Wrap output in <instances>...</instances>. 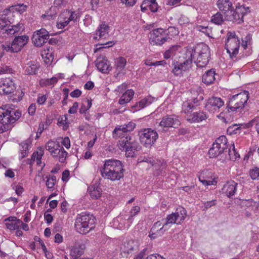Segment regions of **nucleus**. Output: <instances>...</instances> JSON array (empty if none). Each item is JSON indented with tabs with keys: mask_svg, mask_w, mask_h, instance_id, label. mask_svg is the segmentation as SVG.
Returning a JSON list of instances; mask_svg holds the SVG:
<instances>
[{
	"mask_svg": "<svg viewBox=\"0 0 259 259\" xmlns=\"http://www.w3.org/2000/svg\"><path fill=\"white\" fill-rule=\"evenodd\" d=\"M125 133V132L119 125L114 128L112 132V137L115 139L121 137L119 141V149L125 152L126 157H132L135 155V151L140 149L141 146L135 137Z\"/></svg>",
	"mask_w": 259,
	"mask_h": 259,
	"instance_id": "obj_1",
	"label": "nucleus"
},
{
	"mask_svg": "<svg viewBox=\"0 0 259 259\" xmlns=\"http://www.w3.org/2000/svg\"><path fill=\"white\" fill-rule=\"evenodd\" d=\"M21 116V113L13 104H6L0 107V133L12 129Z\"/></svg>",
	"mask_w": 259,
	"mask_h": 259,
	"instance_id": "obj_2",
	"label": "nucleus"
},
{
	"mask_svg": "<svg viewBox=\"0 0 259 259\" xmlns=\"http://www.w3.org/2000/svg\"><path fill=\"white\" fill-rule=\"evenodd\" d=\"M100 171L103 178L114 181L123 177L124 169L119 160L109 159L105 161Z\"/></svg>",
	"mask_w": 259,
	"mask_h": 259,
	"instance_id": "obj_3",
	"label": "nucleus"
},
{
	"mask_svg": "<svg viewBox=\"0 0 259 259\" xmlns=\"http://www.w3.org/2000/svg\"><path fill=\"white\" fill-rule=\"evenodd\" d=\"M186 57L194 60L197 67H203L207 65L210 57L209 48L208 46L201 44L188 49L186 52Z\"/></svg>",
	"mask_w": 259,
	"mask_h": 259,
	"instance_id": "obj_4",
	"label": "nucleus"
},
{
	"mask_svg": "<svg viewBox=\"0 0 259 259\" xmlns=\"http://www.w3.org/2000/svg\"><path fill=\"white\" fill-rule=\"evenodd\" d=\"M95 223V218L92 214L82 213L75 220V228L78 233L85 234L94 228Z\"/></svg>",
	"mask_w": 259,
	"mask_h": 259,
	"instance_id": "obj_5",
	"label": "nucleus"
},
{
	"mask_svg": "<svg viewBox=\"0 0 259 259\" xmlns=\"http://www.w3.org/2000/svg\"><path fill=\"white\" fill-rule=\"evenodd\" d=\"M248 98L249 92L248 91H244L231 96L229 98L227 107L233 112H241Z\"/></svg>",
	"mask_w": 259,
	"mask_h": 259,
	"instance_id": "obj_6",
	"label": "nucleus"
},
{
	"mask_svg": "<svg viewBox=\"0 0 259 259\" xmlns=\"http://www.w3.org/2000/svg\"><path fill=\"white\" fill-rule=\"evenodd\" d=\"M29 37L27 35L16 36L11 44L5 43L2 46L3 54L6 53H18L27 44Z\"/></svg>",
	"mask_w": 259,
	"mask_h": 259,
	"instance_id": "obj_7",
	"label": "nucleus"
},
{
	"mask_svg": "<svg viewBox=\"0 0 259 259\" xmlns=\"http://www.w3.org/2000/svg\"><path fill=\"white\" fill-rule=\"evenodd\" d=\"M138 135L141 144L148 148H150L158 138L157 132L150 128L141 130Z\"/></svg>",
	"mask_w": 259,
	"mask_h": 259,
	"instance_id": "obj_8",
	"label": "nucleus"
},
{
	"mask_svg": "<svg viewBox=\"0 0 259 259\" xmlns=\"http://www.w3.org/2000/svg\"><path fill=\"white\" fill-rule=\"evenodd\" d=\"M227 37L225 48L230 57L233 59L234 57H236L238 53L240 40L235 32H228L227 34Z\"/></svg>",
	"mask_w": 259,
	"mask_h": 259,
	"instance_id": "obj_9",
	"label": "nucleus"
},
{
	"mask_svg": "<svg viewBox=\"0 0 259 259\" xmlns=\"http://www.w3.org/2000/svg\"><path fill=\"white\" fill-rule=\"evenodd\" d=\"M80 17L78 12L65 10L59 16L56 26L59 29H63L68 25L70 22H75Z\"/></svg>",
	"mask_w": 259,
	"mask_h": 259,
	"instance_id": "obj_10",
	"label": "nucleus"
},
{
	"mask_svg": "<svg viewBox=\"0 0 259 259\" xmlns=\"http://www.w3.org/2000/svg\"><path fill=\"white\" fill-rule=\"evenodd\" d=\"M249 12L248 7H245L244 5L237 4L235 11H234V8H233V12L231 13L227 14L225 19L227 21H232L237 23H240L243 22L244 16Z\"/></svg>",
	"mask_w": 259,
	"mask_h": 259,
	"instance_id": "obj_11",
	"label": "nucleus"
},
{
	"mask_svg": "<svg viewBox=\"0 0 259 259\" xmlns=\"http://www.w3.org/2000/svg\"><path fill=\"white\" fill-rule=\"evenodd\" d=\"M168 40V36L162 28L153 29L150 33L149 42L152 45L161 46Z\"/></svg>",
	"mask_w": 259,
	"mask_h": 259,
	"instance_id": "obj_12",
	"label": "nucleus"
},
{
	"mask_svg": "<svg viewBox=\"0 0 259 259\" xmlns=\"http://www.w3.org/2000/svg\"><path fill=\"white\" fill-rule=\"evenodd\" d=\"M49 38L48 31L45 28H41L33 33L32 41L35 46L40 47L48 40Z\"/></svg>",
	"mask_w": 259,
	"mask_h": 259,
	"instance_id": "obj_13",
	"label": "nucleus"
},
{
	"mask_svg": "<svg viewBox=\"0 0 259 259\" xmlns=\"http://www.w3.org/2000/svg\"><path fill=\"white\" fill-rule=\"evenodd\" d=\"M16 87L12 79L8 77L0 79V95H8L14 92Z\"/></svg>",
	"mask_w": 259,
	"mask_h": 259,
	"instance_id": "obj_14",
	"label": "nucleus"
},
{
	"mask_svg": "<svg viewBox=\"0 0 259 259\" xmlns=\"http://www.w3.org/2000/svg\"><path fill=\"white\" fill-rule=\"evenodd\" d=\"M224 105V102L221 98L212 97L207 100L205 108L210 112H214Z\"/></svg>",
	"mask_w": 259,
	"mask_h": 259,
	"instance_id": "obj_15",
	"label": "nucleus"
},
{
	"mask_svg": "<svg viewBox=\"0 0 259 259\" xmlns=\"http://www.w3.org/2000/svg\"><path fill=\"white\" fill-rule=\"evenodd\" d=\"M181 124L179 117L175 115H166L162 118L159 125L163 127L177 128Z\"/></svg>",
	"mask_w": 259,
	"mask_h": 259,
	"instance_id": "obj_16",
	"label": "nucleus"
},
{
	"mask_svg": "<svg viewBox=\"0 0 259 259\" xmlns=\"http://www.w3.org/2000/svg\"><path fill=\"white\" fill-rule=\"evenodd\" d=\"M217 6L219 9L223 12L225 16L227 14L231 13L233 12L232 3L229 0H218Z\"/></svg>",
	"mask_w": 259,
	"mask_h": 259,
	"instance_id": "obj_17",
	"label": "nucleus"
},
{
	"mask_svg": "<svg viewBox=\"0 0 259 259\" xmlns=\"http://www.w3.org/2000/svg\"><path fill=\"white\" fill-rule=\"evenodd\" d=\"M238 184L234 181L228 182L222 188V191L228 197L231 198L234 195Z\"/></svg>",
	"mask_w": 259,
	"mask_h": 259,
	"instance_id": "obj_18",
	"label": "nucleus"
},
{
	"mask_svg": "<svg viewBox=\"0 0 259 259\" xmlns=\"http://www.w3.org/2000/svg\"><path fill=\"white\" fill-rule=\"evenodd\" d=\"M96 66L102 73H107L110 70L108 60L104 58H98L95 61Z\"/></svg>",
	"mask_w": 259,
	"mask_h": 259,
	"instance_id": "obj_19",
	"label": "nucleus"
},
{
	"mask_svg": "<svg viewBox=\"0 0 259 259\" xmlns=\"http://www.w3.org/2000/svg\"><path fill=\"white\" fill-rule=\"evenodd\" d=\"M215 71L214 69H211L206 71L202 75V80L206 85L212 83L215 79Z\"/></svg>",
	"mask_w": 259,
	"mask_h": 259,
	"instance_id": "obj_20",
	"label": "nucleus"
},
{
	"mask_svg": "<svg viewBox=\"0 0 259 259\" xmlns=\"http://www.w3.org/2000/svg\"><path fill=\"white\" fill-rule=\"evenodd\" d=\"M39 68V64L35 62L31 61L27 64L25 70L27 75H35L37 73Z\"/></svg>",
	"mask_w": 259,
	"mask_h": 259,
	"instance_id": "obj_21",
	"label": "nucleus"
},
{
	"mask_svg": "<svg viewBox=\"0 0 259 259\" xmlns=\"http://www.w3.org/2000/svg\"><path fill=\"white\" fill-rule=\"evenodd\" d=\"M84 248V244H76L71 249L70 254L74 259H77L83 253Z\"/></svg>",
	"mask_w": 259,
	"mask_h": 259,
	"instance_id": "obj_22",
	"label": "nucleus"
},
{
	"mask_svg": "<svg viewBox=\"0 0 259 259\" xmlns=\"http://www.w3.org/2000/svg\"><path fill=\"white\" fill-rule=\"evenodd\" d=\"M61 146L58 143L52 141H49L46 144V149L51 153L53 157L57 156L60 152Z\"/></svg>",
	"mask_w": 259,
	"mask_h": 259,
	"instance_id": "obj_23",
	"label": "nucleus"
},
{
	"mask_svg": "<svg viewBox=\"0 0 259 259\" xmlns=\"http://www.w3.org/2000/svg\"><path fill=\"white\" fill-rule=\"evenodd\" d=\"M214 143L223 153L228 147L227 139L225 136H221L217 138Z\"/></svg>",
	"mask_w": 259,
	"mask_h": 259,
	"instance_id": "obj_24",
	"label": "nucleus"
},
{
	"mask_svg": "<svg viewBox=\"0 0 259 259\" xmlns=\"http://www.w3.org/2000/svg\"><path fill=\"white\" fill-rule=\"evenodd\" d=\"M134 95V91L133 90H127L121 96L118 103L121 105H123L130 102L133 98Z\"/></svg>",
	"mask_w": 259,
	"mask_h": 259,
	"instance_id": "obj_25",
	"label": "nucleus"
},
{
	"mask_svg": "<svg viewBox=\"0 0 259 259\" xmlns=\"http://www.w3.org/2000/svg\"><path fill=\"white\" fill-rule=\"evenodd\" d=\"M31 140L29 138L20 144L21 148L20 151L21 155L20 157L21 159L27 156L28 153V148L31 144Z\"/></svg>",
	"mask_w": 259,
	"mask_h": 259,
	"instance_id": "obj_26",
	"label": "nucleus"
},
{
	"mask_svg": "<svg viewBox=\"0 0 259 259\" xmlns=\"http://www.w3.org/2000/svg\"><path fill=\"white\" fill-rule=\"evenodd\" d=\"M174 213L179 224H181L185 220L187 216V211L183 207L177 208Z\"/></svg>",
	"mask_w": 259,
	"mask_h": 259,
	"instance_id": "obj_27",
	"label": "nucleus"
},
{
	"mask_svg": "<svg viewBox=\"0 0 259 259\" xmlns=\"http://www.w3.org/2000/svg\"><path fill=\"white\" fill-rule=\"evenodd\" d=\"M191 117V118L189 119V120L192 122H199L207 118L205 112L202 111L194 112L192 114Z\"/></svg>",
	"mask_w": 259,
	"mask_h": 259,
	"instance_id": "obj_28",
	"label": "nucleus"
},
{
	"mask_svg": "<svg viewBox=\"0 0 259 259\" xmlns=\"http://www.w3.org/2000/svg\"><path fill=\"white\" fill-rule=\"evenodd\" d=\"M88 192L91 197L93 199H97L101 196V189L95 185H92L89 187Z\"/></svg>",
	"mask_w": 259,
	"mask_h": 259,
	"instance_id": "obj_29",
	"label": "nucleus"
},
{
	"mask_svg": "<svg viewBox=\"0 0 259 259\" xmlns=\"http://www.w3.org/2000/svg\"><path fill=\"white\" fill-rule=\"evenodd\" d=\"M126 64V60L125 58L122 57H120L116 58L115 60V66L117 71V74H119L124 68Z\"/></svg>",
	"mask_w": 259,
	"mask_h": 259,
	"instance_id": "obj_30",
	"label": "nucleus"
},
{
	"mask_svg": "<svg viewBox=\"0 0 259 259\" xmlns=\"http://www.w3.org/2000/svg\"><path fill=\"white\" fill-rule=\"evenodd\" d=\"M226 20L225 17L224 18L222 13L218 12L216 14L212 15L211 18V22L216 25H222Z\"/></svg>",
	"mask_w": 259,
	"mask_h": 259,
	"instance_id": "obj_31",
	"label": "nucleus"
},
{
	"mask_svg": "<svg viewBox=\"0 0 259 259\" xmlns=\"http://www.w3.org/2000/svg\"><path fill=\"white\" fill-rule=\"evenodd\" d=\"M109 26L105 24H102L100 25L96 32V35L99 36L100 38L105 37L108 33Z\"/></svg>",
	"mask_w": 259,
	"mask_h": 259,
	"instance_id": "obj_32",
	"label": "nucleus"
},
{
	"mask_svg": "<svg viewBox=\"0 0 259 259\" xmlns=\"http://www.w3.org/2000/svg\"><path fill=\"white\" fill-rule=\"evenodd\" d=\"M151 103V101H149L147 98H144L142 99L138 103H137L135 105L133 106L132 108L134 109L135 111L140 110Z\"/></svg>",
	"mask_w": 259,
	"mask_h": 259,
	"instance_id": "obj_33",
	"label": "nucleus"
},
{
	"mask_svg": "<svg viewBox=\"0 0 259 259\" xmlns=\"http://www.w3.org/2000/svg\"><path fill=\"white\" fill-rule=\"evenodd\" d=\"M154 164L155 169L157 170L156 174L157 175L162 174V171L165 169L166 167V163L163 160H159Z\"/></svg>",
	"mask_w": 259,
	"mask_h": 259,
	"instance_id": "obj_34",
	"label": "nucleus"
},
{
	"mask_svg": "<svg viewBox=\"0 0 259 259\" xmlns=\"http://www.w3.org/2000/svg\"><path fill=\"white\" fill-rule=\"evenodd\" d=\"M222 153L223 152L220 151V149H219L218 146L215 145L214 143H213L212 147L209 149L208 151V154L210 158L216 157Z\"/></svg>",
	"mask_w": 259,
	"mask_h": 259,
	"instance_id": "obj_35",
	"label": "nucleus"
},
{
	"mask_svg": "<svg viewBox=\"0 0 259 259\" xmlns=\"http://www.w3.org/2000/svg\"><path fill=\"white\" fill-rule=\"evenodd\" d=\"M164 224L162 225L160 221H157L154 223L151 229L152 230V231H155L159 234L163 235L165 231V229H164Z\"/></svg>",
	"mask_w": 259,
	"mask_h": 259,
	"instance_id": "obj_36",
	"label": "nucleus"
},
{
	"mask_svg": "<svg viewBox=\"0 0 259 259\" xmlns=\"http://www.w3.org/2000/svg\"><path fill=\"white\" fill-rule=\"evenodd\" d=\"M166 35L168 36V40L171 39L172 37L178 35L179 33L178 29L174 26H170L167 29H165Z\"/></svg>",
	"mask_w": 259,
	"mask_h": 259,
	"instance_id": "obj_37",
	"label": "nucleus"
},
{
	"mask_svg": "<svg viewBox=\"0 0 259 259\" xmlns=\"http://www.w3.org/2000/svg\"><path fill=\"white\" fill-rule=\"evenodd\" d=\"M134 216L135 215H133L132 213H131V214L129 215L127 220H125V218H124V221H126L127 222H123V223H119V224L117 227L119 229H122L125 228H128L130 226L131 224L132 223Z\"/></svg>",
	"mask_w": 259,
	"mask_h": 259,
	"instance_id": "obj_38",
	"label": "nucleus"
},
{
	"mask_svg": "<svg viewBox=\"0 0 259 259\" xmlns=\"http://www.w3.org/2000/svg\"><path fill=\"white\" fill-rule=\"evenodd\" d=\"M44 154V150L42 148L40 147L38 151L34 152L31 156V159L34 160L35 159L37 161V164H39L41 162V159Z\"/></svg>",
	"mask_w": 259,
	"mask_h": 259,
	"instance_id": "obj_39",
	"label": "nucleus"
},
{
	"mask_svg": "<svg viewBox=\"0 0 259 259\" xmlns=\"http://www.w3.org/2000/svg\"><path fill=\"white\" fill-rule=\"evenodd\" d=\"M23 25L18 23L17 25H13L11 26V28L6 29V32L10 34H15V33L19 31L23 28Z\"/></svg>",
	"mask_w": 259,
	"mask_h": 259,
	"instance_id": "obj_40",
	"label": "nucleus"
},
{
	"mask_svg": "<svg viewBox=\"0 0 259 259\" xmlns=\"http://www.w3.org/2000/svg\"><path fill=\"white\" fill-rule=\"evenodd\" d=\"M58 81V78L55 77L51 78L42 79L40 80L41 86H49L56 83Z\"/></svg>",
	"mask_w": 259,
	"mask_h": 259,
	"instance_id": "obj_41",
	"label": "nucleus"
},
{
	"mask_svg": "<svg viewBox=\"0 0 259 259\" xmlns=\"http://www.w3.org/2000/svg\"><path fill=\"white\" fill-rule=\"evenodd\" d=\"M186 58L187 59L184 62L179 63L182 72L188 70L191 68L192 63V61L190 58H189L186 57Z\"/></svg>",
	"mask_w": 259,
	"mask_h": 259,
	"instance_id": "obj_42",
	"label": "nucleus"
},
{
	"mask_svg": "<svg viewBox=\"0 0 259 259\" xmlns=\"http://www.w3.org/2000/svg\"><path fill=\"white\" fill-rule=\"evenodd\" d=\"M11 22L9 17H6L4 15H0V29H4L5 28L10 25Z\"/></svg>",
	"mask_w": 259,
	"mask_h": 259,
	"instance_id": "obj_43",
	"label": "nucleus"
},
{
	"mask_svg": "<svg viewBox=\"0 0 259 259\" xmlns=\"http://www.w3.org/2000/svg\"><path fill=\"white\" fill-rule=\"evenodd\" d=\"M134 242L133 240L129 241L126 243H125L123 248H121L122 251L127 253H131L134 249Z\"/></svg>",
	"mask_w": 259,
	"mask_h": 259,
	"instance_id": "obj_44",
	"label": "nucleus"
},
{
	"mask_svg": "<svg viewBox=\"0 0 259 259\" xmlns=\"http://www.w3.org/2000/svg\"><path fill=\"white\" fill-rule=\"evenodd\" d=\"M228 153L229 158L231 160L235 161L237 159V158H239L240 155L235 150L234 144H232V150H231L230 149L228 150Z\"/></svg>",
	"mask_w": 259,
	"mask_h": 259,
	"instance_id": "obj_45",
	"label": "nucleus"
},
{
	"mask_svg": "<svg viewBox=\"0 0 259 259\" xmlns=\"http://www.w3.org/2000/svg\"><path fill=\"white\" fill-rule=\"evenodd\" d=\"M195 106L189 101L184 102L182 105V111L185 113H189Z\"/></svg>",
	"mask_w": 259,
	"mask_h": 259,
	"instance_id": "obj_46",
	"label": "nucleus"
},
{
	"mask_svg": "<svg viewBox=\"0 0 259 259\" xmlns=\"http://www.w3.org/2000/svg\"><path fill=\"white\" fill-rule=\"evenodd\" d=\"M59 151L60 152L59 153L58 155L55 157H58L59 161L61 163H63L65 161L67 155V152L62 147H61Z\"/></svg>",
	"mask_w": 259,
	"mask_h": 259,
	"instance_id": "obj_47",
	"label": "nucleus"
},
{
	"mask_svg": "<svg viewBox=\"0 0 259 259\" xmlns=\"http://www.w3.org/2000/svg\"><path fill=\"white\" fill-rule=\"evenodd\" d=\"M120 126L126 133L133 131L136 127V124L133 122H129L127 124L121 125Z\"/></svg>",
	"mask_w": 259,
	"mask_h": 259,
	"instance_id": "obj_48",
	"label": "nucleus"
},
{
	"mask_svg": "<svg viewBox=\"0 0 259 259\" xmlns=\"http://www.w3.org/2000/svg\"><path fill=\"white\" fill-rule=\"evenodd\" d=\"M169 224H176L178 225L179 224L176 218V217H175L174 212L167 216L166 219V222L164 223V225H167Z\"/></svg>",
	"mask_w": 259,
	"mask_h": 259,
	"instance_id": "obj_49",
	"label": "nucleus"
},
{
	"mask_svg": "<svg viewBox=\"0 0 259 259\" xmlns=\"http://www.w3.org/2000/svg\"><path fill=\"white\" fill-rule=\"evenodd\" d=\"M12 9H13V11H17L19 12L20 13H22L26 11L27 7L26 5L22 4H17L12 6Z\"/></svg>",
	"mask_w": 259,
	"mask_h": 259,
	"instance_id": "obj_50",
	"label": "nucleus"
},
{
	"mask_svg": "<svg viewBox=\"0 0 259 259\" xmlns=\"http://www.w3.org/2000/svg\"><path fill=\"white\" fill-rule=\"evenodd\" d=\"M250 176L252 180H256L259 177V168L254 167L250 170Z\"/></svg>",
	"mask_w": 259,
	"mask_h": 259,
	"instance_id": "obj_51",
	"label": "nucleus"
},
{
	"mask_svg": "<svg viewBox=\"0 0 259 259\" xmlns=\"http://www.w3.org/2000/svg\"><path fill=\"white\" fill-rule=\"evenodd\" d=\"M6 227L11 230H14L18 229V224L17 221L15 222H8L6 223Z\"/></svg>",
	"mask_w": 259,
	"mask_h": 259,
	"instance_id": "obj_52",
	"label": "nucleus"
},
{
	"mask_svg": "<svg viewBox=\"0 0 259 259\" xmlns=\"http://www.w3.org/2000/svg\"><path fill=\"white\" fill-rule=\"evenodd\" d=\"M189 23V18L184 16L182 15L179 19V24L182 26H185Z\"/></svg>",
	"mask_w": 259,
	"mask_h": 259,
	"instance_id": "obj_53",
	"label": "nucleus"
},
{
	"mask_svg": "<svg viewBox=\"0 0 259 259\" xmlns=\"http://www.w3.org/2000/svg\"><path fill=\"white\" fill-rule=\"evenodd\" d=\"M151 4V1L149 0H144L141 5V9L142 12H145L148 8L149 9Z\"/></svg>",
	"mask_w": 259,
	"mask_h": 259,
	"instance_id": "obj_54",
	"label": "nucleus"
},
{
	"mask_svg": "<svg viewBox=\"0 0 259 259\" xmlns=\"http://www.w3.org/2000/svg\"><path fill=\"white\" fill-rule=\"evenodd\" d=\"M57 124L59 126L64 125V126H68V123L67 122V117L66 115H64L63 117L59 118L58 120Z\"/></svg>",
	"mask_w": 259,
	"mask_h": 259,
	"instance_id": "obj_55",
	"label": "nucleus"
},
{
	"mask_svg": "<svg viewBox=\"0 0 259 259\" xmlns=\"http://www.w3.org/2000/svg\"><path fill=\"white\" fill-rule=\"evenodd\" d=\"M148 253V248H145L141 250L134 259H143L144 257Z\"/></svg>",
	"mask_w": 259,
	"mask_h": 259,
	"instance_id": "obj_56",
	"label": "nucleus"
},
{
	"mask_svg": "<svg viewBox=\"0 0 259 259\" xmlns=\"http://www.w3.org/2000/svg\"><path fill=\"white\" fill-rule=\"evenodd\" d=\"M217 200L215 199L211 201H206L204 203L203 210H207L209 207L214 206L216 204Z\"/></svg>",
	"mask_w": 259,
	"mask_h": 259,
	"instance_id": "obj_57",
	"label": "nucleus"
},
{
	"mask_svg": "<svg viewBox=\"0 0 259 259\" xmlns=\"http://www.w3.org/2000/svg\"><path fill=\"white\" fill-rule=\"evenodd\" d=\"M137 1V0H121V2L126 7H132L136 4Z\"/></svg>",
	"mask_w": 259,
	"mask_h": 259,
	"instance_id": "obj_58",
	"label": "nucleus"
},
{
	"mask_svg": "<svg viewBox=\"0 0 259 259\" xmlns=\"http://www.w3.org/2000/svg\"><path fill=\"white\" fill-rule=\"evenodd\" d=\"M180 66V65L179 63H177L175 65L174 67L172 69V72L175 75H178L182 72L181 67Z\"/></svg>",
	"mask_w": 259,
	"mask_h": 259,
	"instance_id": "obj_59",
	"label": "nucleus"
},
{
	"mask_svg": "<svg viewBox=\"0 0 259 259\" xmlns=\"http://www.w3.org/2000/svg\"><path fill=\"white\" fill-rule=\"evenodd\" d=\"M68 0H55L54 5L56 7L65 6L68 3Z\"/></svg>",
	"mask_w": 259,
	"mask_h": 259,
	"instance_id": "obj_60",
	"label": "nucleus"
},
{
	"mask_svg": "<svg viewBox=\"0 0 259 259\" xmlns=\"http://www.w3.org/2000/svg\"><path fill=\"white\" fill-rule=\"evenodd\" d=\"M78 107V104L75 102L73 103L72 106L68 110V113L70 114H74L76 112L77 108Z\"/></svg>",
	"mask_w": 259,
	"mask_h": 259,
	"instance_id": "obj_61",
	"label": "nucleus"
},
{
	"mask_svg": "<svg viewBox=\"0 0 259 259\" xmlns=\"http://www.w3.org/2000/svg\"><path fill=\"white\" fill-rule=\"evenodd\" d=\"M62 144L64 145L65 148L68 149L70 147V139L68 137H65L62 141Z\"/></svg>",
	"mask_w": 259,
	"mask_h": 259,
	"instance_id": "obj_62",
	"label": "nucleus"
},
{
	"mask_svg": "<svg viewBox=\"0 0 259 259\" xmlns=\"http://www.w3.org/2000/svg\"><path fill=\"white\" fill-rule=\"evenodd\" d=\"M81 94V92L79 89H76L73 91L71 92L70 94V95L72 98H78Z\"/></svg>",
	"mask_w": 259,
	"mask_h": 259,
	"instance_id": "obj_63",
	"label": "nucleus"
},
{
	"mask_svg": "<svg viewBox=\"0 0 259 259\" xmlns=\"http://www.w3.org/2000/svg\"><path fill=\"white\" fill-rule=\"evenodd\" d=\"M44 218L47 223L48 224H51L53 220V216L50 213H47V212H45L44 213Z\"/></svg>",
	"mask_w": 259,
	"mask_h": 259,
	"instance_id": "obj_64",
	"label": "nucleus"
}]
</instances>
